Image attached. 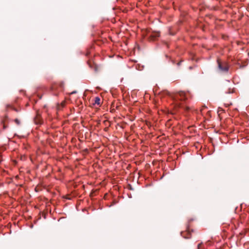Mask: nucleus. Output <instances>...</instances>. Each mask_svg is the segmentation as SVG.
Listing matches in <instances>:
<instances>
[{
  "mask_svg": "<svg viewBox=\"0 0 249 249\" xmlns=\"http://www.w3.org/2000/svg\"><path fill=\"white\" fill-rule=\"evenodd\" d=\"M190 97V94L189 92H185L184 91H179L178 94L176 95V99L177 100H179L181 101H185ZM176 107L179 109H182L186 112H189L190 110V108L186 105H184L181 104L180 103H178V101H177L176 103Z\"/></svg>",
  "mask_w": 249,
  "mask_h": 249,
  "instance_id": "nucleus-1",
  "label": "nucleus"
},
{
  "mask_svg": "<svg viewBox=\"0 0 249 249\" xmlns=\"http://www.w3.org/2000/svg\"><path fill=\"white\" fill-rule=\"evenodd\" d=\"M1 157L0 156V161H1Z\"/></svg>",
  "mask_w": 249,
  "mask_h": 249,
  "instance_id": "nucleus-12",
  "label": "nucleus"
},
{
  "mask_svg": "<svg viewBox=\"0 0 249 249\" xmlns=\"http://www.w3.org/2000/svg\"><path fill=\"white\" fill-rule=\"evenodd\" d=\"M193 220L192 219H191L189 221V222H190L191 221H192Z\"/></svg>",
  "mask_w": 249,
  "mask_h": 249,
  "instance_id": "nucleus-11",
  "label": "nucleus"
},
{
  "mask_svg": "<svg viewBox=\"0 0 249 249\" xmlns=\"http://www.w3.org/2000/svg\"><path fill=\"white\" fill-rule=\"evenodd\" d=\"M180 63H181V62H178V66H179V65L180 64Z\"/></svg>",
  "mask_w": 249,
  "mask_h": 249,
  "instance_id": "nucleus-10",
  "label": "nucleus"
},
{
  "mask_svg": "<svg viewBox=\"0 0 249 249\" xmlns=\"http://www.w3.org/2000/svg\"><path fill=\"white\" fill-rule=\"evenodd\" d=\"M161 94L162 95H168L169 94V92L168 91H164L162 93H161Z\"/></svg>",
  "mask_w": 249,
  "mask_h": 249,
  "instance_id": "nucleus-8",
  "label": "nucleus"
},
{
  "mask_svg": "<svg viewBox=\"0 0 249 249\" xmlns=\"http://www.w3.org/2000/svg\"><path fill=\"white\" fill-rule=\"evenodd\" d=\"M15 121L17 124H19V121L18 119H15Z\"/></svg>",
  "mask_w": 249,
  "mask_h": 249,
  "instance_id": "nucleus-9",
  "label": "nucleus"
},
{
  "mask_svg": "<svg viewBox=\"0 0 249 249\" xmlns=\"http://www.w3.org/2000/svg\"><path fill=\"white\" fill-rule=\"evenodd\" d=\"M226 93H228V92H226ZM228 93H231V92H230V91H229V92H228Z\"/></svg>",
  "mask_w": 249,
  "mask_h": 249,
  "instance_id": "nucleus-13",
  "label": "nucleus"
},
{
  "mask_svg": "<svg viewBox=\"0 0 249 249\" xmlns=\"http://www.w3.org/2000/svg\"><path fill=\"white\" fill-rule=\"evenodd\" d=\"M160 33L158 32H152L151 34L149 35V37L151 40H154L157 37H159Z\"/></svg>",
  "mask_w": 249,
  "mask_h": 249,
  "instance_id": "nucleus-4",
  "label": "nucleus"
},
{
  "mask_svg": "<svg viewBox=\"0 0 249 249\" xmlns=\"http://www.w3.org/2000/svg\"><path fill=\"white\" fill-rule=\"evenodd\" d=\"M102 98L99 96L95 97L94 99V106L96 105L99 107H100L102 104Z\"/></svg>",
  "mask_w": 249,
  "mask_h": 249,
  "instance_id": "nucleus-5",
  "label": "nucleus"
},
{
  "mask_svg": "<svg viewBox=\"0 0 249 249\" xmlns=\"http://www.w3.org/2000/svg\"><path fill=\"white\" fill-rule=\"evenodd\" d=\"M180 234L184 238H190L191 237V233L189 226H187V229L186 231H182Z\"/></svg>",
  "mask_w": 249,
  "mask_h": 249,
  "instance_id": "nucleus-3",
  "label": "nucleus"
},
{
  "mask_svg": "<svg viewBox=\"0 0 249 249\" xmlns=\"http://www.w3.org/2000/svg\"><path fill=\"white\" fill-rule=\"evenodd\" d=\"M217 64L219 69L223 72H227L229 71V66L226 62H222L219 59H217Z\"/></svg>",
  "mask_w": 249,
  "mask_h": 249,
  "instance_id": "nucleus-2",
  "label": "nucleus"
},
{
  "mask_svg": "<svg viewBox=\"0 0 249 249\" xmlns=\"http://www.w3.org/2000/svg\"><path fill=\"white\" fill-rule=\"evenodd\" d=\"M197 249H205L204 245L202 243H200L198 244Z\"/></svg>",
  "mask_w": 249,
  "mask_h": 249,
  "instance_id": "nucleus-6",
  "label": "nucleus"
},
{
  "mask_svg": "<svg viewBox=\"0 0 249 249\" xmlns=\"http://www.w3.org/2000/svg\"><path fill=\"white\" fill-rule=\"evenodd\" d=\"M94 71H100V68L99 67H98L96 64H94Z\"/></svg>",
  "mask_w": 249,
  "mask_h": 249,
  "instance_id": "nucleus-7",
  "label": "nucleus"
}]
</instances>
